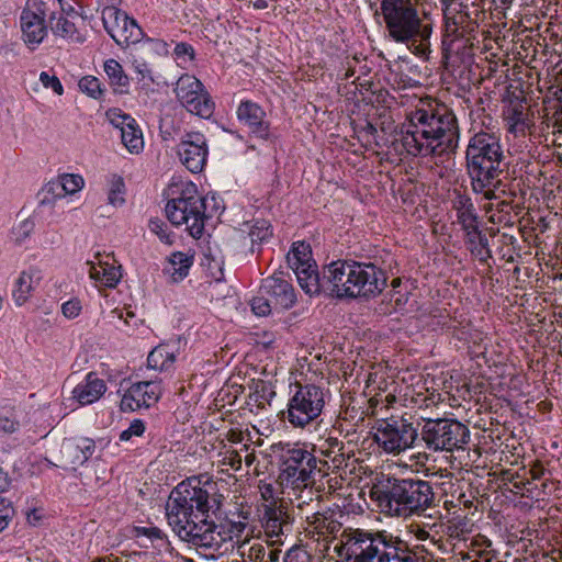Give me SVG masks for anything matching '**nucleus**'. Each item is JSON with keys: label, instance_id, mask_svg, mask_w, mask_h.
I'll return each mask as SVG.
<instances>
[{"label": "nucleus", "instance_id": "1", "mask_svg": "<svg viewBox=\"0 0 562 562\" xmlns=\"http://www.w3.org/2000/svg\"><path fill=\"white\" fill-rule=\"evenodd\" d=\"M224 496L213 481L191 479L181 482L167 504V519L178 537L195 547L220 551L245 528L244 522L215 525L210 514H216Z\"/></svg>", "mask_w": 562, "mask_h": 562}, {"label": "nucleus", "instance_id": "2", "mask_svg": "<svg viewBox=\"0 0 562 562\" xmlns=\"http://www.w3.org/2000/svg\"><path fill=\"white\" fill-rule=\"evenodd\" d=\"M369 498L383 514L407 518L430 507L434 492L420 480H397L379 473L369 487Z\"/></svg>", "mask_w": 562, "mask_h": 562}, {"label": "nucleus", "instance_id": "3", "mask_svg": "<svg viewBox=\"0 0 562 562\" xmlns=\"http://www.w3.org/2000/svg\"><path fill=\"white\" fill-rule=\"evenodd\" d=\"M407 119L401 143L407 154L413 156L434 154V142L443 138L450 140L457 132L456 116L446 106L435 102L419 101Z\"/></svg>", "mask_w": 562, "mask_h": 562}, {"label": "nucleus", "instance_id": "4", "mask_svg": "<svg viewBox=\"0 0 562 562\" xmlns=\"http://www.w3.org/2000/svg\"><path fill=\"white\" fill-rule=\"evenodd\" d=\"M502 159V147L494 135L477 133L470 139L467 148V167L472 187L488 200L494 198L491 186L501 173Z\"/></svg>", "mask_w": 562, "mask_h": 562}, {"label": "nucleus", "instance_id": "5", "mask_svg": "<svg viewBox=\"0 0 562 562\" xmlns=\"http://www.w3.org/2000/svg\"><path fill=\"white\" fill-rule=\"evenodd\" d=\"M380 10L393 41L405 43L429 38L431 26L423 23L412 0H381Z\"/></svg>", "mask_w": 562, "mask_h": 562}, {"label": "nucleus", "instance_id": "6", "mask_svg": "<svg viewBox=\"0 0 562 562\" xmlns=\"http://www.w3.org/2000/svg\"><path fill=\"white\" fill-rule=\"evenodd\" d=\"M166 215L175 226H183L193 237L200 238L205 225V203L192 182L180 186L179 195L166 204Z\"/></svg>", "mask_w": 562, "mask_h": 562}, {"label": "nucleus", "instance_id": "7", "mask_svg": "<svg viewBox=\"0 0 562 562\" xmlns=\"http://www.w3.org/2000/svg\"><path fill=\"white\" fill-rule=\"evenodd\" d=\"M401 540L382 532H366L360 529H348L341 535V550L351 562H381L384 554L390 553Z\"/></svg>", "mask_w": 562, "mask_h": 562}, {"label": "nucleus", "instance_id": "8", "mask_svg": "<svg viewBox=\"0 0 562 562\" xmlns=\"http://www.w3.org/2000/svg\"><path fill=\"white\" fill-rule=\"evenodd\" d=\"M328 470L327 461L317 460L312 452L302 447H293L285 452L279 480L282 485L301 491L312 484V474L315 471L327 475Z\"/></svg>", "mask_w": 562, "mask_h": 562}, {"label": "nucleus", "instance_id": "9", "mask_svg": "<svg viewBox=\"0 0 562 562\" xmlns=\"http://www.w3.org/2000/svg\"><path fill=\"white\" fill-rule=\"evenodd\" d=\"M469 438L468 427L454 419H428L422 430V439L435 451L463 449Z\"/></svg>", "mask_w": 562, "mask_h": 562}, {"label": "nucleus", "instance_id": "10", "mask_svg": "<svg viewBox=\"0 0 562 562\" xmlns=\"http://www.w3.org/2000/svg\"><path fill=\"white\" fill-rule=\"evenodd\" d=\"M417 436V429L406 418L385 416L378 423L374 441L385 453L398 456L413 447Z\"/></svg>", "mask_w": 562, "mask_h": 562}, {"label": "nucleus", "instance_id": "11", "mask_svg": "<svg viewBox=\"0 0 562 562\" xmlns=\"http://www.w3.org/2000/svg\"><path fill=\"white\" fill-rule=\"evenodd\" d=\"M325 405L324 392L316 385H299L288 404L286 418L296 428H304L315 420Z\"/></svg>", "mask_w": 562, "mask_h": 562}, {"label": "nucleus", "instance_id": "12", "mask_svg": "<svg viewBox=\"0 0 562 562\" xmlns=\"http://www.w3.org/2000/svg\"><path fill=\"white\" fill-rule=\"evenodd\" d=\"M175 92L178 100L190 113L201 117L212 115L214 103L202 82L194 76L182 75L176 82Z\"/></svg>", "mask_w": 562, "mask_h": 562}, {"label": "nucleus", "instance_id": "13", "mask_svg": "<svg viewBox=\"0 0 562 562\" xmlns=\"http://www.w3.org/2000/svg\"><path fill=\"white\" fill-rule=\"evenodd\" d=\"M102 22L106 32L120 46H128L142 40L143 32L136 21L114 5L103 9Z\"/></svg>", "mask_w": 562, "mask_h": 562}, {"label": "nucleus", "instance_id": "14", "mask_svg": "<svg viewBox=\"0 0 562 562\" xmlns=\"http://www.w3.org/2000/svg\"><path fill=\"white\" fill-rule=\"evenodd\" d=\"M385 272L373 263L357 262L352 300H371L379 296L386 288Z\"/></svg>", "mask_w": 562, "mask_h": 562}, {"label": "nucleus", "instance_id": "15", "mask_svg": "<svg viewBox=\"0 0 562 562\" xmlns=\"http://www.w3.org/2000/svg\"><path fill=\"white\" fill-rule=\"evenodd\" d=\"M357 261H334L327 266L325 278L328 283L329 295L336 299L352 300V284L355 282Z\"/></svg>", "mask_w": 562, "mask_h": 562}, {"label": "nucleus", "instance_id": "16", "mask_svg": "<svg viewBox=\"0 0 562 562\" xmlns=\"http://www.w3.org/2000/svg\"><path fill=\"white\" fill-rule=\"evenodd\" d=\"M207 144L204 135L191 132L183 136L178 145V155L186 168L191 172L203 170L207 158Z\"/></svg>", "mask_w": 562, "mask_h": 562}, {"label": "nucleus", "instance_id": "17", "mask_svg": "<svg viewBox=\"0 0 562 562\" xmlns=\"http://www.w3.org/2000/svg\"><path fill=\"white\" fill-rule=\"evenodd\" d=\"M161 395L159 384L143 381L132 384L121 400V409L135 412L156 404Z\"/></svg>", "mask_w": 562, "mask_h": 562}, {"label": "nucleus", "instance_id": "18", "mask_svg": "<svg viewBox=\"0 0 562 562\" xmlns=\"http://www.w3.org/2000/svg\"><path fill=\"white\" fill-rule=\"evenodd\" d=\"M260 291L270 297L276 308L289 310L296 302L292 284L279 277L273 276L265 279Z\"/></svg>", "mask_w": 562, "mask_h": 562}, {"label": "nucleus", "instance_id": "19", "mask_svg": "<svg viewBox=\"0 0 562 562\" xmlns=\"http://www.w3.org/2000/svg\"><path fill=\"white\" fill-rule=\"evenodd\" d=\"M237 117L260 138H268L269 124L265 121V112L250 101L241 102L237 109Z\"/></svg>", "mask_w": 562, "mask_h": 562}, {"label": "nucleus", "instance_id": "20", "mask_svg": "<svg viewBox=\"0 0 562 562\" xmlns=\"http://www.w3.org/2000/svg\"><path fill=\"white\" fill-rule=\"evenodd\" d=\"M106 392V384L94 372L87 374L85 382L78 384L72 396L80 405H90L98 402Z\"/></svg>", "mask_w": 562, "mask_h": 562}, {"label": "nucleus", "instance_id": "21", "mask_svg": "<svg viewBox=\"0 0 562 562\" xmlns=\"http://www.w3.org/2000/svg\"><path fill=\"white\" fill-rule=\"evenodd\" d=\"M111 121L120 127L122 142L127 150L132 154H138L144 147V138L135 121L126 115H119L117 119L111 117Z\"/></svg>", "mask_w": 562, "mask_h": 562}, {"label": "nucleus", "instance_id": "22", "mask_svg": "<svg viewBox=\"0 0 562 562\" xmlns=\"http://www.w3.org/2000/svg\"><path fill=\"white\" fill-rule=\"evenodd\" d=\"M97 259L98 262H90V277L97 281H100L101 284L105 286H115L122 277L120 267H116L114 263L115 260L110 256H106L105 260L100 259L99 256Z\"/></svg>", "mask_w": 562, "mask_h": 562}, {"label": "nucleus", "instance_id": "23", "mask_svg": "<svg viewBox=\"0 0 562 562\" xmlns=\"http://www.w3.org/2000/svg\"><path fill=\"white\" fill-rule=\"evenodd\" d=\"M286 258L289 266L294 272L317 266L313 259L310 244L304 241L294 243Z\"/></svg>", "mask_w": 562, "mask_h": 562}, {"label": "nucleus", "instance_id": "24", "mask_svg": "<svg viewBox=\"0 0 562 562\" xmlns=\"http://www.w3.org/2000/svg\"><path fill=\"white\" fill-rule=\"evenodd\" d=\"M94 441L90 438H77L68 442L65 453L74 467L82 465L93 453Z\"/></svg>", "mask_w": 562, "mask_h": 562}, {"label": "nucleus", "instance_id": "25", "mask_svg": "<svg viewBox=\"0 0 562 562\" xmlns=\"http://www.w3.org/2000/svg\"><path fill=\"white\" fill-rule=\"evenodd\" d=\"M78 22L83 23L77 14L60 16L56 24L52 25V31L56 36L63 40L80 42L83 40V36L79 32Z\"/></svg>", "mask_w": 562, "mask_h": 562}, {"label": "nucleus", "instance_id": "26", "mask_svg": "<svg viewBox=\"0 0 562 562\" xmlns=\"http://www.w3.org/2000/svg\"><path fill=\"white\" fill-rule=\"evenodd\" d=\"M458 209V222L465 231L469 239L474 241L479 237L480 233L477 229L476 215L473 210V205L468 201L460 200Z\"/></svg>", "mask_w": 562, "mask_h": 562}, {"label": "nucleus", "instance_id": "27", "mask_svg": "<svg viewBox=\"0 0 562 562\" xmlns=\"http://www.w3.org/2000/svg\"><path fill=\"white\" fill-rule=\"evenodd\" d=\"M104 71L114 91L120 93H126L128 91L130 79L119 61L108 59L104 63Z\"/></svg>", "mask_w": 562, "mask_h": 562}, {"label": "nucleus", "instance_id": "28", "mask_svg": "<svg viewBox=\"0 0 562 562\" xmlns=\"http://www.w3.org/2000/svg\"><path fill=\"white\" fill-rule=\"evenodd\" d=\"M407 302V293L397 290H391L383 296L382 301L376 307V311L382 315L400 313L404 310Z\"/></svg>", "mask_w": 562, "mask_h": 562}, {"label": "nucleus", "instance_id": "29", "mask_svg": "<svg viewBox=\"0 0 562 562\" xmlns=\"http://www.w3.org/2000/svg\"><path fill=\"white\" fill-rule=\"evenodd\" d=\"M21 27L24 42L30 46L38 45L46 36V25L41 21L21 15Z\"/></svg>", "mask_w": 562, "mask_h": 562}, {"label": "nucleus", "instance_id": "30", "mask_svg": "<svg viewBox=\"0 0 562 562\" xmlns=\"http://www.w3.org/2000/svg\"><path fill=\"white\" fill-rule=\"evenodd\" d=\"M35 271H23L16 280L13 297L18 305L24 304L34 289L35 280H40Z\"/></svg>", "mask_w": 562, "mask_h": 562}, {"label": "nucleus", "instance_id": "31", "mask_svg": "<svg viewBox=\"0 0 562 562\" xmlns=\"http://www.w3.org/2000/svg\"><path fill=\"white\" fill-rule=\"evenodd\" d=\"M299 285L310 296L318 295L322 291L317 266L295 272Z\"/></svg>", "mask_w": 562, "mask_h": 562}, {"label": "nucleus", "instance_id": "32", "mask_svg": "<svg viewBox=\"0 0 562 562\" xmlns=\"http://www.w3.org/2000/svg\"><path fill=\"white\" fill-rule=\"evenodd\" d=\"M54 0H27L22 15L26 16V19L45 23L47 16H53L52 7H54Z\"/></svg>", "mask_w": 562, "mask_h": 562}, {"label": "nucleus", "instance_id": "33", "mask_svg": "<svg viewBox=\"0 0 562 562\" xmlns=\"http://www.w3.org/2000/svg\"><path fill=\"white\" fill-rule=\"evenodd\" d=\"M169 273L175 282L181 281L187 277L192 265V257L183 252H175L171 255Z\"/></svg>", "mask_w": 562, "mask_h": 562}, {"label": "nucleus", "instance_id": "34", "mask_svg": "<svg viewBox=\"0 0 562 562\" xmlns=\"http://www.w3.org/2000/svg\"><path fill=\"white\" fill-rule=\"evenodd\" d=\"M147 362L151 369L165 370L175 362V355L167 346H158L150 351Z\"/></svg>", "mask_w": 562, "mask_h": 562}, {"label": "nucleus", "instance_id": "35", "mask_svg": "<svg viewBox=\"0 0 562 562\" xmlns=\"http://www.w3.org/2000/svg\"><path fill=\"white\" fill-rule=\"evenodd\" d=\"M241 446L234 447L224 445L218 452V462L223 467H228L232 470H239L241 468L240 457Z\"/></svg>", "mask_w": 562, "mask_h": 562}, {"label": "nucleus", "instance_id": "36", "mask_svg": "<svg viewBox=\"0 0 562 562\" xmlns=\"http://www.w3.org/2000/svg\"><path fill=\"white\" fill-rule=\"evenodd\" d=\"M63 194H75L79 192L85 184L83 178L79 175L65 173L58 179Z\"/></svg>", "mask_w": 562, "mask_h": 562}, {"label": "nucleus", "instance_id": "37", "mask_svg": "<svg viewBox=\"0 0 562 562\" xmlns=\"http://www.w3.org/2000/svg\"><path fill=\"white\" fill-rule=\"evenodd\" d=\"M60 186L58 181H49L42 187L37 193V198L41 204H52L57 199L63 198Z\"/></svg>", "mask_w": 562, "mask_h": 562}, {"label": "nucleus", "instance_id": "38", "mask_svg": "<svg viewBox=\"0 0 562 562\" xmlns=\"http://www.w3.org/2000/svg\"><path fill=\"white\" fill-rule=\"evenodd\" d=\"M109 202L116 206L124 202L125 186L123 179L119 176H112L109 180Z\"/></svg>", "mask_w": 562, "mask_h": 562}, {"label": "nucleus", "instance_id": "39", "mask_svg": "<svg viewBox=\"0 0 562 562\" xmlns=\"http://www.w3.org/2000/svg\"><path fill=\"white\" fill-rule=\"evenodd\" d=\"M522 116V111L516 106L507 110L505 120L510 133L516 134L518 132H524L525 123Z\"/></svg>", "mask_w": 562, "mask_h": 562}, {"label": "nucleus", "instance_id": "40", "mask_svg": "<svg viewBox=\"0 0 562 562\" xmlns=\"http://www.w3.org/2000/svg\"><path fill=\"white\" fill-rule=\"evenodd\" d=\"M34 228V223L29 218L18 217L12 227V234L15 241L25 239Z\"/></svg>", "mask_w": 562, "mask_h": 562}, {"label": "nucleus", "instance_id": "41", "mask_svg": "<svg viewBox=\"0 0 562 562\" xmlns=\"http://www.w3.org/2000/svg\"><path fill=\"white\" fill-rule=\"evenodd\" d=\"M271 226L265 220L256 221L249 231V236L252 241L266 240L271 236Z\"/></svg>", "mask_w": 562, "mask_h": 562}, {"label": "nucleus", "instance_id": "42", "mask_svg": "<svg viewBox=\"0 0 562 562\" xmlns=\"http://www.w3.org/2000/svg\"><path fill=\"white\" fill-rule=\"evenodd\" d=\"M79 88L82 92L92 98H98L102 93L101 83L97 77L86 76L80 79Z\"/></svg>", "mask_w": 562, "mask_h": 562}, {"label": "nucleus", "instance_id": "43", "mask_svg": "<svg viewBox=\"0 0 562 562\" xmlns=\"http://www.w3.org/2000/svg\"><path fill=\"white\" fill-rule=\"evenodd\" d=\"M273 303L270 297L261 292L260 295L255 296L251 301V310L258 316H266L271 313Z\"/></svg>", "mask_w": 562, "mask_h": 562}, {"label": "nucleus", "instance_id": "44", "mask_svg": "<svg viewBox=\"0 0 562 562\" xmlns=\"http://www.w3.org/2000/svg\"><path fill=\"white\" fill-rule=\"evenodd\" d=\"M381 562H417L416 558L407 551H400L398 546L390 552L384 554Z\"/></svg>", "mask_w": 562, "mask_h": 562}, {"label": "nucleus", "instance_id": "45", "mask_svg": "<svg viewBox=\"0 0 562 562\" xmlns=\"http://www.w3.org/2000/svg\"><path fill=\"white\" fill-rule=\"evenodd\" d=\"M145 431V424L140 419H134L130 427L122 431L120 435V439L122 441L130 440L133 436L140 437Z\"/></svg>", "mask_w": 562, "mask_h": 562}, {"label": "nucleus", "instance_id": "46", "mask_svg": "<svg viewBox=\"0 0 562 562\" xmlns=\"http://www.w3.org/2000/svg\"><path fill=\"white\" fill-rule=\"evenodd\" d=\"M13 515L14 509L10 502L5 501L4 498H0V531L8 527Z\"/></svg>", "mask_w": 562, "mask_h": 562}, {"label": "nucleus", "instance_id": "47", "mask_svg": "<svg viewBox=\"0 0 562 562\" xmlns=\"http://www.w3.org/2000/svg\"><path fill=\"white\" fill-rule=\"evenodd\" d=\"M40 80L45 88H50L58 95L63 94V92H64L63 86L56 76L49 75V74L43 71L40 75Z\"/></svg>", "mask_w": 562, "mask_h": 562}, {"label": "nucleus", "instance_id": "48", "mask_svg": "<svg viewBox=\"0 0 562 562\" xmlns=\"http://www.w3.org/2000/svg\"><path fill=\"white\" fill-rule=\"evenodd\" d=\"M228 446L240 447L243 443H248L250 440L249 434H244L239 429H229L225 435Z\"/></svg>", "mask_w": 562, "mask_h": 562}, {"label": "nucleus", "instance_id": "49", "mask_svg": "<svg viewBox=\"0 0 562 562\" xmlns=\"http://www.w3.org/2000/svg\"><path fill=\"white\" fill-rule=\"evenodd\" d=\"M81 303L78 300H70L61 305V312L67 318H75L81 312Z\"/></svg>", "mask_w": 562, "mask_h": 562}, {"label": "nucleus", "instance_id": "50", "mask_svg": "<svg viewBox=\"0 0 562 562\" xmlns=\"http://www.w3.org/2000/svg\"><path fill=\"white\" fill-rule=\"evenodd\" d=\"M370 402H371V406H373V402H375L376 406L379 404H381V406L379 408H375V411H373L374 415H380V414H383L382 413L383 409L387 411L392 406V404L396 402V397L393 394H387V395H385L384 398H381V400L372 398V400H370Z\"/></svg>", "mask_w": 562, "mask_h": 562}, {"label": "nucleus", "instance_id": "51", "mask_svg": "<svg viewBox=\"0 0 562 562\" xmlns=\"http://www.w3.org/2000/svg\"><path fill=\"white\" fill-rule=\"evenodd\" d=\"M266 548L261 543H255L249 548L248 559L252 562H263Z\"/></svg>", "mask_w": 562, "mask_h": 562}, {"label": "nucleus", "instance_id": "52", "mask_svg": "<svg viewBox=\"0 0 562 562\" xmlns=\"http://www.w3.org/2000/svg\"><path fill=\"white\" fill-rule=\"evenodd\" d=\"M279 513H266L267 522L266 527L273 533H278L281 531V522L278 517Z\"/></svg>", "mask_w": 562, "mask_h": 562}, {"label": "nucleus", "instance_id": "53", "mask_svg": "<svg viewBox=\"0 0 562 562\" xmlns=\"http://www.w3.org/2000/svg\"><path fill=\"white\" fill-rule=\"evenodd\" d=\"M284 562H310V558L303 550H291L286 553Z\"/></svg>", "mask_w": 562, "mask_h": 562}, {"label": "nucleus", "instance_id": "54", "mask_svg": "<svg viewBox=\"0 0 562 562\" xmlns=\"http://www.w3.org/2000/svg\"><path fill=\"white\" fill-rule=\"evenodd\" d=\"M175 54L178 58L188 56L190 60L194 58V49L191 45L186 43H179L175 47Z\"/></svg>", "mask_w": 562, "mask_h": 562}, {"label": "nucleus", "instance_id": "55", "mask_svg": "<svg viewBox=\"0 0 562 562\" xmlns=\"http://www.w3.org/2000/svg\"><path fill=\"white\" fill-rule=\"evenodd\" d=\"M408 532L412 533L417 540L425 541L429 538V532L418 524H412L408 527Z\"/></svg>", "mask_w": 562, "mask_h": 562}, {"label": "nucleus", "instance_id": "56", "mask_svg": "<svg viewBox=\"0 0 562 562\" xmlns=\"http://www.w3.org/2000/svg\"><path fill=\"white\" fill-rule=\"evenodd\" d=\"M241 451H245L244 462L247 468L251 467L256 460L255 449L249 443L241 445Z\"/></svg>", "mask_w": 562, "mask_h": 562}, {"label": "nucleus", "instance_id": "57", "mask_svg": "<svg viewBox=\"0 0 562 562\" xmlns=\"http://www.w3.org/2000/svg\"><path fill=\"white\" fill-rule=\"evenodd\" d=\"M136 70H137L138 75L140 76V80H143V81L147 80V83L154 81L151 78V75H150V70L146 64L143 63V64L137 65Z\"/></svg>", "mask_w": 562, "mask_h": 562}, {"label": "nucleus", "instance_id": "58", "mask_svg": "<svg viewBox=\"0 0 562 562\" xmlns=\"http://www.w3.org/2000/svg\"><path fill=\"white\" fill-rule=\"evenodd\" d=\"M15 430V423L9 418H0V431L13 432Z\"/></svg>", "mask_w": 562, "mask_h": 562}, {"label": "nucleus", "instance_id": "59", "mask_svg": "<svg viewBox=\"0 0 562 562\" xmlns=\"http://www.w3.org/2000/svg\"><path fill=\"white\" fill-rule=\"evenodd\" d=\"M281 551L278 549H269L266 551V558L263 562H279Z\"/></svg>", "mask_w": 562, "mask_h": 562}, {"label": "nucleus", "instance_id": "60", "mask_svg": "<svg viewBox=\"0 0 562 562\" xmlns=\"http://www.w3.org/2000/svg\"><path fill=\"white\" fill-rule=\"evenodd\" d=\"M268 7V3L266 0H257L254 2L255 9H266Z\"/></svg>", "mask_w": 562, "mask_h": 562}, {"label": "nucleus", "instance_id": "61", "mask_svg": "<svg viewBox=\"0 0 562 562\" xmlns=\"http://www.w3.org/2000/svg\"><path fill=\"white\" fill-rule=\"evenodd\" d=\"M159 237H160V239H161L164 243H166V244H168V245H170V244L172 243V240H171L170 236H169L168 234H165L164 232H162L161 234H159Z\"/></svg>", "mask_w": 562, "mask_h": 562}, {"label": "nucleus", "instance_id": "62", "mask_svg": "<svg viewBox=\"0 0 562 562\" xmlns=\"http://www.w3.org/2000/svg\"><path fill=\"white\" fill-rule=\"evenodd\" d=\"M93 562H120L117 559H111V558H100V559H97L95 561Z\"/></svg>", "mask_w": 562, "mask_h": 562}, {"label": "nucleus", "instance_id": "63", "mask_svg": "<svg viewBox=\"0 0 562 562\" xmlns=\"http://www.w3.org/2000/svg\"><path fill=\"white\" fill-rule=\"evenodd\" d=\"M401 284V279L400 278H395L392 280L391 282V285H392V290H395L398 285Z\"/></svg>", "mask_w": 562, "mask_h": 562}, {"label": "nucleus", "instance_id": "64", "mask_svg": "<svg viewBox=\"0 0 562 562\" xmlns=\"http://www.w3.org/2000/svg\"><path fill=\"white\" fill-rule=\"evenodd\" d=\"M271 492L272 491H271L270 486H267L266 492H262V497L267 499L268 498L267 495L271 496Z\"/></svg>", "mask_w": 562, "mask_h": 562}]
</instances>
